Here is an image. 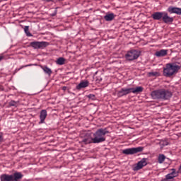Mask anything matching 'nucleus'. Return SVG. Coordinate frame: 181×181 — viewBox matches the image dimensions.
Segmentation results:
<instances>
[{
    "instance_id": "nucleus-1",
    "label": "nucleus",
    "mask_w": 181,
    "mask_h": 181,
    "mask_svg": "<svg viewBox=\"0 0 181 181\" xmlns=\"http://www.w3.org/2000/svg\"><path fill=\"white\" fill-rule=\"evenodd\" d=\"M173 93L169 90L160 89L151 92V97L153 100H170Z\"/></svg>"
},
{
    "instance_id": "nucleus-2",
    "label": "nucleus",
    "mask_w": 181,
    "mask_h": 181,
    "mask_svg": "<svg viewBox=\"0 0 181 181\" xmlns=\"http://www.w3.org/2000/svg\"><path fill=\"white\" fill-rule=\"evenodd\" d=\"M107 134H110L108 128H100L97 129V131L93 133L95 144H101L103 142H105L107 139L105 135H107Z\"/></svg>"
},
{
    "instance_id": "nucleus-3",
    "label": "nucleus",
    "mask_w": 181,
    "mask_h": 181,
    "mask_svg": "<svg viewBox=\"0 0 181 181\" xmlns=\"http://www.w3.org/2000/svg\"><path fill=\"white\" fill-rule=\"evenodd\" d=\"M144 91V88L142 86H139L136 88H122L121 90L117 91V97H124V95H128L133 93L134 94H138L139 93H142Z\"/></svg>"
},
{
    "instance_id": "nucleus-4",
    "label": "nucleus",
    "mask_w": 181,
    "mask_h": 181,
    "mask_svg": "<svg viewBox=\"0 0 181 181\" xmlns=\"http://www.w3.org/2000/svg\"><path fill=\"white\" fill-rule=\"evenodd\" d=\"M180 70V66L175 64H167L163 69V75L165 77H171L175 73H177Z\"/></svg>"
},
{
    "instance_id": "nucleus-5",
    "label": "nucleus",
    "mask_w": 181,
    "mask_h": 181,
    "mask_svg": "<svg viewBox=\"0 0 181 181\" xmlns=\"http://www.w3.org/2000/svg\"><path fill=\"white\" fill-rule=\"evenodd\" d=\"M23 175L21 172H16L13 175L2 174L0 175L1 181H21Z\"/></svg>"
},
{
    "instance_id": "nucleus-6",
    "label": "nucleus",
    "mask_w": 181,
    "mask_h": 181,
    "mask_svg": "<svg viewBox=\"0 0 181 181\" xmlns=\"http://www.w3.org/2000/svg\"><path fill=\"white\" fill-rule=\"evenodd\" d=\"M139 56H141V51L138 49H130L127 52L124 57L128 62H134V60L138 59Z\"/></svg>"
},
{
    "instance_id": "nucleus-7",
    "label": "nucleus",
    "mask_w": 181,
    "mask_h": 181,
    "mask_svg": "<svg viewBox=\"0 0 181 181\" xmlns=\"http://www.w3.org/2000/svg\"><path fill=\"white\" fill-rule=\"evenodd\" d=\"M142 151H144V147L139 146L136 148H126L122 151V153H124V155H135V153H139V152H142Z\"/></svg>"
},
{
    "instance_id": "nucleus-8",
    "label": "nucleus",
    "mask_w": 181,
    "mask_h": 181,
    "mask_svg": "<svg viewBox=\"0 0 181 181\" xmlns=\"http://www.w3.org/2000/svg\"><path fill=\"white\" fill-rule=\"evenodd\" d=\"M49 42H30V47H33V49H45V47H47Z\"/></svg>"
},
{
    "instance_id": "nucleus-9",
    "label": "nucleus",
    "mask_w": 181,
    "mask_h": 181,
    "mask_svg": "<svg viewBox=\"0 0 181 181\" xmlns=\"http://www.w3.org/2000/svg\"><path fill=\"white\" fill-rule=\"evenodd\" d=\"M148 158H142L140 161H139L136 166L134 167L133 170H141L142 168L148 165Z\"/></svg>"
},
{
    "instance_id": "nucleus-10",
    "label": "nucleus",
    "mask_w": 181,
    "mask_h": 181,
    "mask_svg": "<svg viewBox=\"0 0 181 181\" xmlns=\"http://www.w3.org/2000/svg\"><path fill=\"white\" fill-rule=\"evenodd\" d=\"M82 143L85 145H88V144H95L94 141V137H93L90 133H86L85 134V137L83 139Z\"/></svg>"
},
{
    "instance_id": "nucleus-11",
    "label": "nucleus",
    "mask_w": 181,
    "mask_h": 181,
    "mask_svg": "<svg viewBox=\"0 0 181 181\" xmlns=\"http://www.w3.org/2000/svg\"><path fill=\"white\" fill-rule=\"evenodd\" d=\"M162 21L164 23H166L167 25H172V23H173V21H175V18L173 17L169 16L168 12L164 11Z\"/></svg>"
},
{
    "instance_id": "nucleus-12",
    "label": "nucleus",
    "mask_w": 181,
    "mask_h": 181,
    "mask_svg": "<svg viewBox=\"0 0 181 181\" xmlns=\"http://www.w3.org/2000/svg\"><path fill=\"white\" fill-rule=\"evenodd\" d=\"M167 12L172 15L173 13H175L176 15H181V8L179 7H175L173 6H170L168 8Z\"/></svg>"
},
{
    "instance_id": "nucleus-13",
    "label": "nucleus",
    "mask_w": 181,
    "mask_h": 181,
    "mask_svg": "<svg viewBox=\"0 0 181 181\" xmlns=\"http://www.w3.org/2000/svg\"><path fill=\"white\" fill-rule=\"evenodd\" d=\"M163 14H164V11L163 12H155L151 15V18L154 20V21H162L163 18Z\"/></svg>"
},
{
    "instance_id": "nucleus-14",
    "label": "nucleus",
    "mask_w": 181,
    "mask_h": 181,
    "mask_svg": "<svg viewBox=\"0 0 181 181\" xmlns=\"http://www.w3.org/2000/svg\"><path fill=\"white\" fill-rule=\"evenodd\" d=\"M47 117V110H42L40 111V121L39 122V124H45V120Z\"/></svg>"
},
{
    "instance_id": "nucleus-15",
    "label": "nucleus",
    "mask_w": 181,
    "mask_h": 181,
    "mask_svg": "<svg viewBox=\"0 0 181 181\" xmlns=\"http://www.w3.org/2000/svg\"><path fill=\"white\" fill-rule=\"evenodd\" d=\"M172 172L167 175H165V178H167L168 180H170V179H174V177H176L177 175H179V173L176 172V169L173 168L171 169Z\"/></svg>"
},
{
    "instance_id": "nucleus-16",
    "label": "nucleus",
    "mask_w": 181,
    "mask_h": 181,
    "mask_svg": "<svg viewBox=\"0 0 181 181\" xmlns=\"http://www.w3.org/2000/svg\"><path fill=\"white\" fill-rule=\"evenodd\" d=\"M155 55L156 57H165V56L168 55V49H160L157 51Z\"/></svg>"
},
{
    "instance_id": "nucleus-17",
    "label": "nucleus",
    "mask_w": 181,
    "mask_h": 181,
    "mask_svg": "<svg viewBox=\"0 0 181 181\" xmlns=\"http://www.w3.org/2000/svg\"><path fill=\"white\" fill-rule=\"evenodd\" d=\"M88 81H82L78 86H76V90H81V88H86V87H88Z\"/></svg>"
},
{
    "instance_id": "nucleus-18",
    "label": "nucleus",
    "mask_w": 181,
    "mask_h": 181,
    "mask_svg": "<svg viewBox=\"0 0 181 181\" xmlns=\"http://www.w3.org/2000/svg\"><path fill=\"white\" fill-rule=\"evenodd\" d=\"M114 18H115V15L113 13H111L110 14H107L104 16V19L107 22H111V21H114Z\"/></svg>"
},
{
    "instance_id": "nucleus-19",
    "label": "nucleus",
    "mask_w": 181,
    "mask_h": 181,
    "mask_svg": "<svg viewBox=\"0 0 181 181\" xmlns=\"http://www.w3.org/2000/svg\"><path fill=\"white\" fill-rule=\"evenodd\" d=\"M41 69H42V70L45 73V74H48V76H51L52 73H53L52 69L50 68L47 67V66H42Z\"/></svg>"
},
{
    "instance_id": "nucleus-20",
    "label": "nucleus",
    "mask_w": 181,
    "mask_h": 181,
    "mask_svg": "<svg viewBox=\"0 0 181 181\" xmlns=\"http://www.w3.org/2000/svg\"><path fill=\"white\" fill-rule=\"evenodd\" d=\"M56 63L59 66H63V64L66 63V59H64V57H59L57 59Z\"/></svg>"
},
{
    "instance_id": "nucleus-21",
    "label": "nucleus",
    "mask_w": 181,
    "mask_h": 181,
    "mask_svg": "<svg viewBox=\"0 0 181 181\" xmlns=\"http://www.w3.org/2000/svg\"><path fill=\"white\" fill-rule=\"evenodd\" d=\"M165 159H166V156L163 154H159L158 158V163H163V162H165Z\"/></svg>"
},
{
    "instance_id": "nucleus-22",
    "label": "nucleus",
    "mask_w": 181,
    "mask_h": 181,
    "mask_svg": "<svg viewBox=\"0 0 181 181\" xmlns=\"http://www.w3.org/2000/svg\"><path fill=\"white\" fill-rule=\"evenodd\" d=\"M24 32H25L26 36H28V37L33 36L32 33H30V32H29V26L25 25L24 27Z\"/></svg>"
},
{
    "instance_id": "nucleus-23",
    "label": "nucleus",
    "mask_w": 181,
    "mask_h": 181,
    "mask_svg": "<svg viewBox=\"0 0 181 181\" xmlns=\"http://www.w3.org/2000/svg\"><path fill=\"white\" fill-rule=\"evenodd\" d=\"M159 73L158 72H149L148 77H158Z\"/></svg>"
},
{
    "instance_id": "nucleus-24",
    "label": "nucleus",
    "mask_w": 181,
    "mask_h": 181,
    "mask_svg": "<svg viewBox=\"0 0 181 181\" xmlns=\"http://www.w3.org/2000/svg\"><path fill=\"white\" fill-rule=\"evenodd\" d=\"M18 105V103L15 100H11L9 102V106L10 107H16Z\"/></svg>"
},
{
    "instance_id": "nucleus-25",
    "label": "nucleus",
    "mask_w": 181,
    "mask_h": 181,
    "mask_svg": "<svg viewBox=\"0 0 181 181\" xmlns=\"http://www.w3.org/2000/svg\"><path fill=\"white\" fill-rule=\"evenodd\" d=\"M32 64H27V65H23L19 69H16V71H19L20 70H22V69H25V67H30Z\"/></svg>"
},
{
    "instance_id": "nucleus-26",
    "label": "nucleus",
    "mask_w": 181,
    "mask_h": 181,
    "mask_svg": "<svg viewBox=\"0 0 181 181\" xmlns=\"http://www.w3.org/2000/svg\"><path fill=\"white\" fill-rule=\"evenodd\" d=\"M88 98H89L90 100H95V95H94V94H89L88 95Z\"/></svg>"
},
{
    "instance_id": "nucleus-27",
    "label": "nucleus",
    "mask_w": 181,
    "mask_h": 181,
    "mask_svg": "<svg viewBox=\"0 0 181 181\" xmlns=\"http://www.w3.org/2000/svg\"><path fill=\"white\" fill-rule=\"evenodd\" d=\"M4 141V134L0 133V142Z\"/></svg>"
},
{
    "instance_id": "nucleus-28",
    "label": "nucleus",
    "mask_w": 181,
    "mask_h": 181,
    "mask_svg": "<svg viewBox=\"0 0 181 181\" xmlns=\"http://www.w3.org/2000/svg\"><path fill=\"white\" fill-rule=\"evenodd\" d=\"M168 144V141H163V143H162V141L160 142V144L163 146H167Z\"/></svg>"
},
{
    "instance_id": "nucleus-29",
    "label": "nucleus",
    "mask_w": 181,
    "mask_h": 181,
    "mask_svg": "<svg viewBox=\"0 0 181 181\" xmlns=\"http://www.w3.org/2000/svg\"><path fill=\"white\" fill-rule=\"evenodd\" d=\"M62 90L63 91H66V90H67V86H63Z\"/></svg>"
},
{
    "instance_id": "nucleus-30",
    "label": "nucleus",
    "mask_w": 181,
    "mask_h": 181,
    "mask_svg": "<svg viewBox=\"0 0 181 181\" xmlns=\"http://www.w3.org/2000/svg\"><path fill=\"white\" fill-rule=\"evenodd\" d=\"M45 2H53L54 0H42Z\"/></svg>"
},
{
    "instance_id": "nucleus-31",
    "label": "nucleus",
    "mask_w": 181,
    "mask_h": 181,
    "mask_svg": "<svg viewBox=\"0 0 181 181\" xmlns=\"http://www.w3.org/2000/svg\"><path fill=\"white\" fill-rule=\"evenodd\" d=\"M1 60H4V56H0V62H1Z\"/></svg>"
},
{
    "instance_id": "nucleus-32",
    "label": "nucleus",
    "mask_w": 181,
    "mask_h": 181,
    "mask_svg": "<svg viewBox=\"0 0 181 181\" xmlns=\"http://www.w3.org/2000/svg\"><path fill=\"white\" fill-rule=\"evenodd\" d=\"M0 90H1V85H0Z\"/></svg>"
}]
</instances>
